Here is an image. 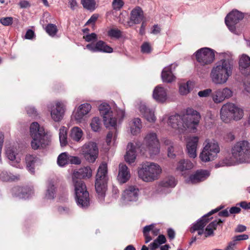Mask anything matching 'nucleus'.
<instances>
[{
	"label": "nucleus",
	"mask_w": 250,
	"mask_h": 250,
	"mask_svg": "<svg viewBox=\"0 0 250 250\" xmlns=\"http://www.w3.org/2000/svg\"><path fill=\"white\" fill-rule=\"evenodd\" d=\"M200 119L199 113L193 109L189 108L185 114L169 116L167 123L168 126L177 130L179 134L183 133L187 129L195 132Z\"/></svg>",
	"instance_id": "1"
},
{
	"label": "nucleus",
	"mask_w": 250,
	"mask_h": 250,
	"mask_svg": "<svg viewBox=\"0 0 250 250\" xmlns=\"http://www.w3.org/2000/svg\"><path fill=\"white\" fill-rule=\"evenodd\" d=\"M222 55L223 58L215 64L210 73L211 80L215 84L226 83L232 74L234 59L232 54L225 53Z\"/></svg>",
	"instance_id": "2"
},
{
	"label": "nucleus",
	"mask_w": 250,
	"mask_h": 250,
	"mask_svg": "<svg viewBox=\"0 0 250 250\" xmlns=\"http://www.w3.org/2000/svg\"><path fill=\"white\" fill-rule=\"evenodd\" d=\"M99 110L103 119V122L107 128L114 127L116 129L117 123L121 122L125 116L124 109L118 108L114 103L109 104L102 103L99 106Z\"/></svg>",
	"instance_id": "3"
},
{
	"label": "nucleus",
	"mask_w": 250,
	"mask_h": 250,
	"mask_svg": "<svg viewBox=\"0 0 250 250\" xmlns=\"http://www.w3.org/2000/svg\"><path fill=\"white\" fill-rule=\"evenodd\" d=\"M244 163H250V145L245 141L236 143L231 148V155L226 158L220 166H229Z\"/></svg>",
	"instance_id": "4"
},
{
	"label": "nucleus",
	"mask_w": 250,
	"mask_h": 250,
	"mask_svg": "<svg viewBox=\"0 0 250 250\" xmlns=\"http://www.w3.org/2000/svg\"><path fill=\"white\" fill-rule=\"evenodd\" d=\"M162 173L161 167L157 163L150 161L143 163L138 169V177L146 183L158 180Z\"/></svg>",
	"instance_id": "5"
},
{
	"label": "nucleus",
	"mask_w": 250,
	"mask_h": 250,
	"mask_svg": "<svg viewBox=\"0 0 250 250\" xmlns=\"http://www.w3.org/2000/svg\"><path fill=\"white\" fill-rule=\"evenodd\" d=\"M220 209V208H217L211 210L208 215L204 216L201 219L193 225L190 228V232L194 233L195 231H197L199 235L204 234L205 238L212 235L213 234V231L216 229L217 226L220 224L222 223L223 221H222L221 219H219L218 221L215 220L208 225L205 230L204 229V228L208 222V216L215 212H217Z\"/></svg>",
	"instance_id": "6"
},
{
	"label": "nucleus",
	"mask_w": 250,
	"mask_h": 250,
	"mask_svg": "<svg viewBox=\"0 0 250 250\" xmlns=\"http://www.w3.org/2000/svg\"><path fill=\"white\" fill-rule=\"evenodd\" d=\"M220 209V208H217L211 210L208 215L204 216L201 219L193 225L190 228V232L194 233L195 231H197L199 235L204 234L205 238L212 235L213 234V231L216 229L217 226L220 224L222 223L223 221H222L221 219H219L218 221L215 220L208 225L205 230L204 229V228L208 222V216L215 212H217Z\"/></svg>",
	"instance_id": "7"
},
{
	"label": "nucleus",
	"mask_w": 250,
	"mask_h": 250,
	"mask_svg": "<svg viewBox=\"0 0 250 250\" xmlns=\"http://www.w3.org/2000/svg\"><path fill=\"white\" fill-rule=\"evenodd\" d=\"M29 133L32 138L31 146L34 150L43 148L50 142L48 137L46 135L44 129L37 122L32 123L30 126Z\"/></svg>",
	"instance_id": "8"
},
{
	"label": "nucleus",
	"mask_w": 250,
	"mask_h": 250,
	"mask_svg": "<svg viewBox=\"0 0 250 250\" xmlns=\"http://www.w3.org/2000/svg\"><path fill=\"white\" fill-rule=\"evenodd\" d=\"M108 180L107 166L103 163L98 168L95 180V189L101 200H103L106 190Z\"/></svg>",
	"instance_id": "9"
},
{
	"label": "nucleus",
	"mask_w": 250,
	"mask_h": 250,
	"mask_svg": "<svg viewBox=\"0 0 250 250\" xmlns=\"http://www.w3.org/2000/svg\"><path fill=\"white\" fill-rule=\"evenodd\" d=\"M219 152L220 147L216 141L207 140L199 154V158L203 162L212 161L217 157Z\"/></svg>",
	"instance_id": "10"
},
{
	"label": "nucleus",
	"mask_w": 250,
	"mask_h": 250,
	"mask_svg": "<svg viewBox=\"0 0 250 250\" xmlns=\"http://www.w3.org/2000/svg\"><path fill=\"white\" fill-rule=\"evenodd\" d=\"M79 151L87 161L93 163L99 155L98 144L92 141H87L79 148Z\"/></svg>",
	"instance_id": "11"
},
{
	"label": "nucleus",
	"mask_w": 250,
	"mask_h": 250,
	"mask_svg": "<svg viewBox=\"0 0 250 250\" xmlns=\"http://www.w3.org/2000/svg\"><path fill=\"white\" fill-rule=\"evenodd\" d=\"M143 143L146 146V151L151 157H153L160 153V145L156 133L148 132L144 138Z\"/></svg>",
	"instance_id": "12"
},
{
	"label": "nucleus",
	"mask_w": 250,
	"mask_h": 250,
	"mask_svg": "<svg viewBox=\"0 0 250 250\" xmlns=\"http://www.w3.org/2000/svg\"><path fill=\"white\" fill-rule=\"evenodd\" d=\"M194 54L197 61L203 66L211 64L215 59V51L208 47L202 48Z\"/></svg>",
	"instance_id": "13"
},
{
	"label": "nucleus",
	"mask_w": 250,
	"mask_h": 250,
	"mask_svg": "<svg viewBox=\"0 0 250 250\" xmlns=\"http://www.w3.org/2000/svg\"><path fill=\"white\" fill-rule=\"evenodd\" d=\"M92 105L90 104L87 103L82 104L73 111L71 119L77 124L84 122L86 116L90 113Z\"/></svg>",
	"instance_id": "14"
},
{
	"label": "nucleus",
	"mask_w": 250,
	"mask_h": 250,
	"mask_svg": "<svg viewBox=\"0 0 250 250\" xmlns=\"http://www.w3.org/2000/svg\"><path fill=\"white\" fill-rule=\"evenodd\" d=\"M239 70L245 76H250V57L246 54L241 56L239 61ZM245 90L250 95V81L245 83Z\"/></svg>",
	"instance_id": "15"
},
{
	"label": "nucleus",
	"mask_w": 250,
	"mask_h": 250,
	"mask_svg": "<svg viewBox=\"0 0 250 250\" xmlns=\"http://www.w3.org/2000/svg\"><path fill=\"white\" fill-rule=\"evenodd\" d=\"M51 118L55 122H60L63 118L65 112L64 102L56 101L49 107Z\"/></svg>",
	"instance_id": "16"
},
{
	"label": "nucleus",
	"mask_w": 250,
	"mask_h": 250,
	"mask_svg": "<svg viewBox=\"0 0 250 250\" xmlns=\"http://www.w3.org/2000/svg\"><path fill=\"white\" fill-rule=\"evenodd\" d=\"M232 96L233 92L229 87L219 88L212 91L211 100L214 104H220Z\"/></svg>",
	"instance_id": "17"
},
{
	"label": "nucleus",
	"mask_w": 250,
	"mask_h": 250,
	"mask_svg": "<svg viewBox=\"0 0 250 250\" xmlns=\"http://www.w3.org/2000/svg\"><path fill=\"white\" fill-rule=\"evenodd\" d=\"M244 18L242 13L238 10H233L229 13L225 18V23L229 29L233 31L235 25Z\"/></svg>",
	"instance_id": "18"
},
{
	"label": "nucleus",
	"mask_w": 250,
	"mask_h": 250,
	"mask_svg": "<svg viewBox=\"0 0 250 250\" xmlns=\"http://www.w3.org/2000/svg\"><path fill=\"white\" fill-rule=\"evenodd\" d=\"M137 109L140 112L142 116L148 122L154 123L156 121L155 115V110L148 107L145 103L140 102L137 105Z\"/></svg>",
	"instance_id": "19"
},
{
	"label": "nucleus",
	"mask_w": 250,
	"mask_h": 250,
	"mask_svg": "<svg viewBox=\"0 0 250 250\" xmlns=\"http://www.w3.org/2000/svg\"><path fill=\"white\" fill-rule=\"evenodd\" d=\"M199 137L192 136L189 137L186 143V152L190 158H195L197 157V149L199 142Z\"/></svg>",
	"instance_id": "20"
},
{
	"label": "nucleus",
	"mask_w": 250,
	"mask_h": 250,
	"mask_svg": "<svg viewBox=\"0 0 250 250\" xmlns=\"http://www.w3.org/2000/svg\"><path fill=\"white\" fill-rule=\"evenodd\" d=\"M209 175L210 172L208 170H198L187 178L185 181L188 184H196L205 180Z\"/></svg>",
	"instance_id": "21"
},
{
	"label": "nucleus",
	"mask_w": 250,
	"mask_h": 250,
	"mask_svg": "<svg viewBox=\"0 0 250 250\" xmlns=\"http://www.w3.org/2000/svg\"><path fill=\"white\" fill-rule=\"evenodd\" d=\"M86 47L89 50L93 52H103L106 53H111L113 49L107 45L103 41H99L96 43L88 44Z\"/></svg>",
	"instance_id": "22"
},
{
	"label": "nucleus",
	"mask_w": 250,
	"mask_h": 250,
	"mask_svg": "<svg viewBox=\"0 0 250 250\" xmlns=\"http://www.w3.org/2000/svg\"><path fill=\"white\" fill-rule=\"evenodd\" d=\"M233 104L228 103L223 105L220 110L221 120L225 123H229L231 120V114Z\"/></svg>",
	"instance_id": "23"
},
{
	"label": "nucleus",
	"mask_w": 250,
	"mask_h": 250,
	"mask_svg": "<svg viewBox=\"0 0 250 250\" xmlns=\"http://www.w3.org/2000/svg\"><path fill=\"white\" fill-rule=\"evenodd\" d=\"M75 187V197H77L79 199V202H81L80 198L83 196L86 198L88 196V192L86 190V186L84 183L81 180L75 179L73 181Z\"/></svg>",
	"instance_id": "24"
},
{
	"label": "nucleus",
	"mask_w": 250,
	"mask_h": 250,
	"mask_svg": "<svg viewBox=\"0 0 250 250\" xmlns=\"http://www.w3.org/2000/svg\"><path fill=\"white\" fill-rule=\"evenodd\" d=\"M139 190L134 187H128L124 191L122 199L125 202L135 201L137 199Z\"/></svg>",
	"instance_id": "25"
},
{
	"label": "nucleus",
	"mask_w": 250,
	"mask_h": 250,
	"mask_svg": "<svg viewBox=\"0 0 250 250\" xmlns=\"http://www.w3.org/2000/svg\"><path fill=\"white\" fill-rule=\"evenodd\" d=\"M144 17L143 12L141 8L136 7L131 12L130 21L128 22V25L131 26L134 24L139 23Z\"/></svg>",
	"instance_id": "26"
},
{
	"label": "nucleus",
	"mask_w": 250,
	"mask_h": 250,
	"mask_svg": "<svg viewBox=\"0 0 250 250\" xmlns=\"http://www.w3.org/2000/svg\"><path fill=\"white\" fill-rule=\"evenodd\" d=\"M57 186L55 180H49L47 181L46 184V190L44 197L47 200L53 199L56 195Z\"/></svg>",
	"instance_id": "27"
},
{
	"label": "nucleus",
	"mask_w": 250,
	"mask_h": 250,
	"mask_svg": "<svg viewBox=\"0 0 250 250\" xmlns=\"http://www.w3.org/2000/svg\"><path fill=\"white\" fill-rule=\"evenodd\" d=\"M153 97L157 102L164 103L167 99L166 89L159 85L156 86L153 90Z\"/></svg>",
	"instance_id": "28"
},
{
	"label": "nucleus",
	"mask_w": 250,
	"mask_h": 250,
	"mask_svg": "<svg viewBox=\"0 0 250 250\" xmlns=\"http://www.w3.org/2000/svg\"><path fill=\"white\" fill-rule=\"evenodd\" d=\"M129 132L133 135H136L141 132L142 128V123L140 118H134L128 124Z\"/></svg>",
	"instance_id": "29"
},
{
	"label": "nucleus",
	"mask_w": 250,
	"mask_h": 250,
	"mask_svg": "<svg viewBox=\"0 0 250 250\" xmlns=\"http://www.w3.org/2000/svg\"><path fill=\"white\" fill-rule=\"evenodd\" d=\"M193 167V164L189 160L181 159L177 164L176 170L180 171L183 176L186 177V171L190 170Z\"/></svg>",
	"instance_id": "30"
},
{
	"label": "nucleus",
	"mask_w": 250,
	"mask_h": 250,
	"mask_svg": "<svg viewBox=\"0 0 250 250\" xmlns=\"http://www.w3.org/2000/svg\"><path fill=\"white\" fill-rule=\"evenodd\" d=\"M130 177V174L127 167L121 164L119 166V172L117 179L120 183L126 182Z\"/></svg>",
	"instance_id": "31"
},
{
	"label": "nucleus",
	"mask_w": 250,
	"mask_h": 250,
	"mask_svg": "<svg viewBox=\"0 0 250 250\" xmlns=\"http://www.w3.org/2000/svg\"><path fill=\"white\" fill-rule=\"evenodd\" d=\"M92 175V170L89 167H84L79 169L78 170H74L72 175L73 181L75 179L81 180V178H90Z\"/></svg>",
	"instance_id": "32"
},
{
	"label": "nucleus",
	"mask_w": 250,
	"mask_h": 250,
	"mask_svg": "<svg viewBox=\"0 0 250 250\" xmlns=\"http://www.w3.org/2000/svg\"><path fill=\"white\" fill-rule=\"evenodd\" d=\"M136 158V146L133 143H129L127 146L126 152L125 155V161L129 164H131L135 162Z\"/></svg>",
	"instance_id": "33"
},
{
	"label": "nucleus",
	"mask_w": 250,
	"mask_h": 250,
	"mask_svg": "<svg viewBox=\"0 0 250 250\" xmlns=\"http://www.w3.org/2000/svg\"><path fill=\"white\" fill-rule=\"evenodd\" d=\"M176 66V65L175 64H171L164 68L161 75L163 82L171 83L175 80V77L172 74L171 70L172 67L175 69Z\"/></svg>",
	"instance_id": "34"
},
{
	"label": "nucleus",
	"mask_w": 250,
	"mask_h": 250,
	"mask_svg": "<svg viewBox=\"0 0 250 250\" xmlns=\"http://www.w3.org/2000/svg\"><path fill=\"white\" fill-rule=\"evenodd\" d=\"M150 232L154 236H156L159 233V229L155 228L154 224L145 227L143 229V234L145 237L146 243H148L152 240V237L150 235Z\"/></svg>",
	"instance_id": "35"
},
{
	"label": "nucleus",
	"mask_w": 250,
	"mask_h": 250,
	"mask_svg": "<svg viewBox=\"0 0 250 250\" xmlns=\"http://www.w3.org/2000/svg\"><path fill=\"white\" fill-rule=\"evenodd\" d=\"M83 132L81 128L78 126H74L71 128L70 137L73 141L80 143L83 140Z\"/></svg>",
	"instance_id": "36"
},
{
	"label": "nucleus",
	"mask_w": 250,
	"mask_h": 250,
	"mask_svg": "<svg viewBox=\"0 0 250 250\" xmlns=\"http://www.w3.org/2000/svg\"><path fill=\"white\" fill-rule=\"evenodd\" d=\"M176 185L175 178L173 177H168L160 181L158 184V190L163 192L162 188H173Z\"/></svg>",
	"instance_id": "37"
},
{
	"label": "nucleus",
	"mask_w": 250,
	"mask_h": 250,
	"mask_svg": "<svg viewBox=\"0 0 250 250\" xmlns=\"http://www.w3.org/2000/svg\"><path fill=\"white\" fill-rule=\"evenodd\" d=\"M25 161L28 171L31 173H34L35 164L38 161V158L34 156L28 155L26 156Z\"/></svg>",
	"instance_id": "38"
},
{
	"label": "nucleus",
	"mask_w": 250,
	"mask_h": 250,
	"mask_svg": "<svg viewBox=\"0 0 250 250\" xmlns=\"http://www.w3.org/2000/svg\"><path fill=\"white\" fill-rule=\"evenodd\" d=\"M233 109L231 114V120L235 121H239L241 120L244 116L243 109L238 105L233 104Z\"/></svg>",
	"instance_id": "39"
},
{
	"label": "nucleus",
	"mask_w": 250,
	"mask_h": 250,
	"mask_svg": "<svg viewBox=\"0 0 250 250\" xmlns=\"http://www.w3.org/2000/svg\"><path fill=\"white\" fill-rule=\"evenodd\" d=\"M192 86V83L190 81L181 83L179 84V92L181 95H187L190 92Z\"/></svg>",
	"instance_id": "40"
},
{
	"label": "nucleus",
	"mask_w": 250,
	"mask_h": 250,
	"mask_svg": "<svg viewBox=\"0 0 250 250\" xmlns=\"http://www.w3.org/2000/svg\"><path fill=\"white\" fill-rule=\"evenodd\" d=\"M13 191L15 195L21 198H28L29 195H31L33 192L30 190L29 193L27 192V189L23 188L17 187L13 189Z\"/></svg>",
	"instance_id": "41"
},
{
	"label": "nucleus",
	"mask_w": 250,
	"mask_h": 250,
	"mask_svg": "<svg viewBox=\"0 0 250 250\" xmlns=\"http://www.w3.org/2000/svg\"><path fill=\"white\" fill-rule=\"evenodd\" d=\"M59 139L62 146H65L67 144V128L65 126L61 127L59 130Z\"/></svg>",
	"instance_id": "42"
},
{
	"label": "nucleus",
	"mask_w": 250,
	"mask_h": 250,
	"mask_svg": "<svg viewBox=\"0 0 250 250\" xmlns=\"http://www.w3.org/2000/svg\"><path fill=\"white\" fill-rule=\"evenodd\" d=\"M101 121L99 117H93L90 121V126L92 131L98 132L101 128Z\"/></svg>",
	"instance_id": "43"
},
{
	"label": "nucleus",
	"mask_w": 250,
	"mask_h": 250,
	"mask_svg": "<svg viewBox=\"0 0 250 250\" xmlns=\"http://www.w3.org/2000/svg\"><path fill=\"white\" fill-rule=\"evenodd\" d=\"M57 164L60 167H64L69 164V154L67 152H63L58 157Z\"/></svg>",
	"instance_id": "44"
},
{
	"label": "nucleus",
	"mask_w": 250,
	"mask_h": 250,
	"mask_svg": "<svg viewBox=\"0 0 250 250\" xmlns=\"http://www.w3.org/2000/svg\"><path fill=\"white\" fill-rule=\"evenodd\" d=\"M83 8L88 10L93 11L95 9L96 1L95 0H81Z\"/></svg>",
	"instance_id": "45"
},
{
	"label": "nucleus",
	"mask_w": 250,
	"mask_h": 250,
	"mask_svg": "<svg viewBox=\"0 0 250 250\" xmlns=\"http://www.w3.org/2000/svg\"><path fill=\"white\" fill-rule=\"evenodd\" d=\"M166 239L164 235H160L154 241L150 244V249L155 250L161 244L166 242Z\"/></svg>",
	"instance_id": "46"
},
{
	"label": "nucleus",
	"mask_w": 250,
	"mask_h": 250,
	"mask_svg": "<svg viewBox=\"0 0 250 250\" xmlns=\"http://www.w3.org/2000/svg\"><path fill=\"white\" fill-rule=\"evenodd\" d=\"M77 203V205L79 206L80 207L85 208H87L88 206L90 205V200H89V193H88V196L86 197V199H85L84 197L82 196L80 199L81 200V202H79V199L77 197H75Z\"/></svg>",
	"instance_id": "47"
},
{
	"label": "nucleus",
	"mask_w": 250,
	"mask_h": 250,
	"mask_svg": "<svg viewBox=\"0 0 250 250\" xmlns=\"http://www.w3.org/2000/svg\"><path fill=\"white\" fill-rule=\"evenodd\" d=\"M6 154L8 159L13 163H14V161L17 163L20 162V159L16 157L15 153L12 149L10 148L7 149L6 151Z\"/></svg>",
	"instance_id": "48"
},
{
	"label": "nucleus",
	"mask_w": 250,
	"mask_h": 250,
	"mask_svg": "<svg viewBox=\"0 0 250 250\" xmlns=\"http://www.w3.org/2000/svg\"><path fill=\"white\" fill-rule=\"evenodd\" d=\"M117 137V131L115 129L113 131H109L107 134L106 138V142L108 145H110L112 142H114Z\"/></svg>",
	"instance_id": "49"
},
{
	"label": "nucleus",
	"mask_w": 250,
	"mask_h": 250,
	"mask_svg": "<svg viewBox=\"0 0 250 250\" xmlns=\"http://www.w3.org/2000/svg\"><path fill=\"white\" fill-rule=\"evenodd\" d=\"M46 32L51 36H54L58 31L57 26L54 24H48L45 27Z\"/></svg>",
	"instance_id": "50"
},
{
	"label": "nucleus",
	"mask_w": 250,
	"mask_h": 250,
	"mask_svg": "<svg viewBox=\"0 0 250 250\" xmlns=\"http://www.w3.org/2000/svg\"><path fill=\"white\" fill-rule=\"evenodd\" d=\"M0 179L4 181H12L15 179V177L9 174L7 171H2L0 174Z\"/></svg>",
	"instance_id": "51"
},
{
	"label": "nucleus",
	"mask_w": 250,
	"mask_h": 250,
	"mask_svg": "<svg viewBox=\"0 0 250 250\" xmlns=\"http://www.w3.org/2000/svg\"><path fill=\"white\" fill-rule=\"evenodd\" d=\"M124 0H113L112 6L115 10H120L124 5Z\"/></svg>",
	"instance_id": "52"
},
{
	"label": "nucleus",
	"mask_w": 250,
	"mask_h": 250,
	"mask_svg": "<svg viewBox=\"0 0 250 250\" xmlns=\"http://www.w3.org/2000/svg\"><path fill=\"white\" fill-rule=\"evenodd\" d=\"M212 89L210 88L205 89L198 92V95L200 98H207L209 96L211 97Z\"/></svg>",
	"instance_id": "53"
},
{
	"label": "nucleus",
	"mask_w": 250,
	"mask_h": 250,
	"mask_svg": "<svg viewBox=\"0 0 250 250\" xmlns=\"http://www.w3.org/2000/svg\"><path fill=\"white\" fill-rule=\"evenodd\" d=\"M27 114L30 116L35 117L38 115L37 111L34 107L28 106L26 108Z\"/></svg>",
	"instance_id": "54"
},
{
	"label": "nucleus",
	"mask_w": 250,
	"mask_h": 250,
	"mask_svg": "<svg viewBox=\"0 0 250 250\" xmlns=\"http://www.w3.org/2000/svg\"><path fill=\"white\" fill-rule=\"evenodd\" d=\"M0 21L3 25L8 26L12 23L13 19L11 17L3 18L0 19Z\"/></svg>",
	"instance_id": "55"
},
{
	"label": "nucleus",
	"mask_w": 250,
	"mask_h": 250,
	"mask_svg": "<svg viewBox=\"0 0 250 250\" xmlns=\"http://www.w3.org/2000/svg\"><path fill=\"white\" fill-rule=\"evenodd\" d=\"M108 35L112 37L119 38L121 36V31L118 29H111L108 31Z\"/></svg>",
	"instance_id": "56"
},
{
	"label": "nucleus",
	"mask_w": 250,
	"mask_h": 250,
	"mask_svg": "<svg viewBox=\"0 0 250 250\" xmlns=\"http://www.w3.org/2000/svg\"><path fill=\"white\" fill-rule=\"evenodd\" d=\"M81 162L80 159L77 156H72L69 155V163L78 165Z\"/></svg>",
	"instance_id": "57"
},
{
	"label": "nucleus",
	"mask_w": 250,
	"mask_h": 250,
	"mask_svg": "<svg viewBox=\"0 0 250 250\" xmlns=\"http://www.w3.org/2000/svg\"><path fill=\"white\" fill-rule=\"evenodd\" d=\"M142 51L144 53H149L151 52V48L150 44L147 42L144 43L141 47Z\"/></svg>",
	"instance_id": "58"
},
{
	"label": "nucleus",
	"mask_w": 250,
	"mask_h": 250,
	"mask_svg": "<svg viewBox=\"0 0 250 250\" xmlns=\"http://www.w3.org/2000/svg\"><path fill=\"white\" fill-rule=\"evenodd\" d=\"M83 39L85 41L89 42L97 39V35L95 33H91L83 36Z\"/></svg>",
	"instance_id": "59"
},
{
	"label": "nucleus",
	"mask_w": 250,
	"mask_h": 250,
	"mask_svg": "<svg viewBox=\"0 0 250 250\" xmlns=\"http://www.w3.org/2000/svg\"><path fill=\"white\" fill-rule=\"evenodd\" d=\"M249 238V236L247 234H242L235 236L233 240L236 242L237 241L245 240Z\"/></svg>",
	"instance_id": "60"
},
{
	"label": "nucleus",
	"mask_w": 250,
	"mask_h": 250,
	"mask_svg": "<svg viewBox=\"0 0 250 250\" xmlns=\"http://www.w3.org/2000/svg\"><path fill=\"white\" fill-rule=\"evenodd\" d=\"M21 8H26L30 7L31 4L27 0H21L19 3Z\"/></svg>",
	"instance_id": "61"
},
{
	"label": "nucleus",
	"mask_w": 250,
	"mask_h": 250,
	"mask_svg": "<svg viewBox=\"0 0 250 250\" xmlns=\"http://www.w3.org/2000/svg\"><path fill=\"white\" fill-rule=\"evenodd\" d=\"M68 2L70 8L74 10L78 6V3L76 0H68Z\"/></svg>",
	"instance_id": "62"
},
{
	"label": "nucleus",
	"mask_w": 250,
	"mask_h": 250,
	"mask_svg": "<svg viewBox=\"0 0 250 250\" xmlns=\"http://www.w3.org/2000/svg\"><path fill=\"white\" fill-rule=\"evenodd\" d=\"M161 30V27L158 25H155L153 27V29L151 31V33L156 35L159 34Z\"/></svg>",
	"instance_id": "63"
},
{
	"label": "nucleus",
	"mask_w": 250,
	"mask_h": 250,
	"mask_svg": "<svg viewBox=\"0 0 250 250\" xmlns=\"http://www.w3.org/2000/svg\"><path fill=\"white\" fill-rule=\"evenodd\" d=\"M236 244L237 243L233 240L232 241L229 243L225 250H234V247L236 245Z\"/></svg>",
	"instance_id": "64"
}]
</instances>
